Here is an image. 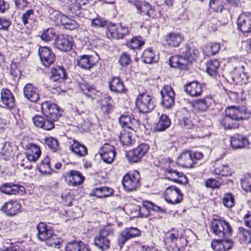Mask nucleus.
Listing matches in <instances>:
<instances>
[{
  "mask_svg": "<svg viewBox=\"0 0 251 251\" xmlns=\"http://www.w3.org/2000/svg\"><path fill=\"white\" fill-rule=\"evenodd\" d=\"M226 118L223 120V126L226 129H235L239 126L238 122L248 120L251 113L245 107L234 106L227 107L225 110Z\"/></svg>",
  "mask_w": 251,
  "mask_h": 251,
  "instance_id": "obj_1",
  "label": "nucleus"
},
{
  "mask_svg": "<svg viewBox=\"0 0 251 251\" xmlns=\"http://www.w3.org/2000/svg\"><path fill=\"white\" fill-rule=\"evenodd\" d=\"M181 55L173 56L169 59V64L173 68L185 70L189 63L196 61L199 56V51L195 48H190L186 45L180 50Z\"/></svg>",
  "mask_w": 251,
  "mask_h": 251,
  "instance_id": "obj_2",
  "label": "nucleus"
},
{
  "mask_svg": "<svg viewBox=\"0 0 251 251\" xmlns=\"http://www.w3.org/2000/svg\"><path fill=\"white\" fill-rule=\"evenodd\" d=\"M182 229L168 233L164 240L165 245L169 251H183L188 241L184 236Z\"/></svg>",
  "mask_w": 251,
  "mask_h": 251,
  "instance_id": "obj_3",
  "label": "nucleus"
},
{
  "mask_svg": "<svg viewBox=\"0 0 251 251\" xmlns=\"http://www.w3.org/2000/svg\"><path fill=\"white\" fill-rule=\"evenodd\" d=\"M38 233L36 234L37 238L42 241H45L46 244L50 247L60 248V239L55 234L52 230L48 228V226L43 222H40L36 226Z\"/></svg>",
  "mask_w": 251,
  "mask_h": 251,
  "instance_id": "obj_4",
  "label": "nucleus"
},
{
  "mask_svg": "<svg viewBox=\"0 0 251 251\" xmlns=\"http://www.w3.org/2000/svg\"><path fill=\"white\" fill-rule=\"evenodd\" d=\"M136 104L140 113H149L155 107V99L147 93L140 94L137 97Z\"/></svg>",
  "mask_w": 251,
  "mask_h": 251,
  "instance_id": "obj_5",
  "label": "nucleus"
},
{
  "mask_svg": "<svg viewBox=\"0 0 251 251\" xmlns=\"http://www.w3.org/2000/svg\"><path fill=\"white\" fill-rule=\"evenodd\" d=\"M113 235V230L109 227H105L100 230L99 235L94 239V244L102 251L110 247V241L109 236Z\"/></svg>",
  "mask_w": 251,
  "mask_h": 251,
  "instance_id": "obj_6",
  "label": "nucleus"
},
{
  "mask_svg": "<svg viewBox=\"0 0 251 251\" xmlns=\"http://www.w3.org/2000/svg\"><path fill=\"white\" fill-rule=\"evenodd\" d=\"M211 227L213 232L221 237H228L232 233V228L229 224L221 219H213Z\"/></svg>",
  "mask_w": 251,
  "mask_h": 251,
  "instance_id": "obj_7",
  "label": "nucleus"
},
{
  "mask_svg": "<svg viewBox=\"0 0 251 251\" xmlns=\"http://www.w3.org/2000/svg\"><path fill=\"white\" fill-rule=\"evenodd\" d=\"M140 179L139 172L135 171L132 174H127L123 177L122 184L126 191H132L140 186Z\"/></svg>",
  "mask_w": 251,
  "mask_h": 251,
  "instance_id": "obj_8",
  "label": "nucleus"
},
{
  "mask_svg": "<svg viewBox=\"0 0 251 251\" xmlns=\"http://www.w3.org/2000/svg\"><path fill=\"white\" fill-rule=\"evenodd\" d=\"M149 146L146 144H141L137 147L127 152L126 157L129 162L137 163L141 160L143 157L147 153Z\"/></svg>",
  "mask_w": 251,
  "mask_h": 251,
  "instance_id": "obj_9",
  "label": "nucleus"
},
{
  "mask_svg": "<svg viewBox=\"0 0 251 251\" xmlns=\"http://www.w3.org/2000/svg\"><path fill=\"white\" fill-rule=\"evenodd\" d=\"M41 111L45 116L57 121L62 115V112L59 107L54 103L50 101H45L41 103Z\"/></svg>",
  "mask_w": 251,
  "mask_h": 251,
  "instance_id": "obj_10",
  "label": "nucleus"
},
{
  "mask_svg": "<svg viewBox=\"0 0 251 251\" xmlns=\"http://www.w3.org/2000/svg\"><path fill=\"white\" fill-rule=\"evenodd\" d=\"M136 8L138 14L153 18L155 15L149 2L143 0H128Z\"/></svg>",
  "mask_w": 251,
  "mask_h": 251,
  "instance_id": "obj_11",
  "label": "nucleus"
},
{
  "mask_svg": "<svg viewBox=\"0 0 251 251\" xmlns=\"http://www.w3.org/2000/svg\"><path fill=\"white\" fill-rule=\"evenodd\" d=\"M182 197L180 190L175 186L168 187L164 192L166 201L172 204L180 203L182 200Z\"/></svg>",
  "mask_w": 251,
  "mask_h": 251,
  "instance_id": "obj_12",
  "label": "nucleus"
},
{
  "mask_svg": "<svg viewBox=\"0 0 251 251\" xmlns=\"http://www.w3.org/2000/svg\"><path fill=\"white\" fill-rule=\"evenodd\" d=\"M162 104L166 108H171L175 102V93L170 85H165L160 92Z\"/></svg>",
  "mask_w": 251,
  "mask_h": 251,
  "instance_id": "obj_13",
  "label": "nucleus"
},
{
  "mask_svg": "<svg viewBox=\"0 0 251 251\" xmlns=\"http://www.w3.org/2000/svg\"><path fill=\"white\" fill-rule=\"evenodd\" d=\"M140 235L141 231L137 228L133 227L126 228L119 235L117 239L118 244L122 248L128 240L139 236Z\"/></svg>",
  "mask_w": 251,
  "mask_h": 251,
  "instance_id": "obj_14",
  "label": "nucleus"
},
{
  "mask_svg": "<svg viewBox=\"0 0 251 251\" xmlns=\"http://www.w3.org/2000/svg\"><path fill=\"white\" fill-rule=\"evenodd\" d=\"M38 53L40 60L45 67H49L55 60V54L49 47L46 46L40 47Z\"/></svg>",
  "mask_w": 251,
  "mask_h": 251,
  "instance_id": "obj_15",
  "label": "nucleus"
},
{
  "mask_svg": "<svg viewBox=\"0 0 251 251\" xmlns=\"http://www.w3.org/2000/svg\"><path fill=\"white\" fill-rule=\"evenodd\" d=\"M74 43L72 36L66 34H60L57 36L56 40V47L59 50L67 51L72 50Z\"/></svg>",
  "mask_w": 251,
  "mask_h": 251,
  "instance_id": "obj_16",
  "label": "nucleus"
},
{
  "mask_svg": "<svg viewBox=\"0 0 251 251\" xmlns=\"http://www.w3.org/2000/svg\"><path fill=\"white\" fill-rule=\"evenodd\" d=\"M32 121L36 126L46 130L52 129L54 127V122L56 121L44 115L35 116L32 118Z\"/></svg>",
  "mask_w": 251,
  "mask_h": 251,
  "instance_id": "obj_17",
  "label": "nucleus"
},
{
  "mask_svg": "<svg viewBox=\"0 0 251 251\" xmlns=\"http://www.w3.org/2000/svg\"><path fill=\"white\" fill-rule=\"evenodd\" d=\"M0 191L8 195H23L25 193V189L21 185L6 183L0 187Z\"/></svg>",
  "mask_w": 251,
  "mask_h": 251,
  "instance_id": "obj_18",
  "label": "nucleus"
},
{
  "mask_svg": "<svg viewBox=\"0 0 251 251\" xmlns=\"http://www.w3.org/2000/svg\"><path fill=\"white\" fill-rule=\"evenodd\" d=\"M0 100L3 107L6 109H12L15 106L16 100L14 95L8 89H2L0 92Z\"/></svg>",
  "mask_w": 251,
  "mask_h": 251,
  "instance_id": "obj_19",
  "label": "nucleus"
},
{
  "mask_svg": "<svg viewBox=\"0 0 251 251\" xmlns=\"http://www.w3.org/2000/svg\"><path fill=\"white\" fill-rule=\"evenodd\" d=\"M239 30L244 33H250L251 31V14H242L237 21Z\"/></svg>",
  "mask_w": 251,
  "mask_h": 251,
  "instance_id": "obj_20",
  "label": "nucleus"
},
{
  "mask_svg": "<svg viewBox=\"0 0 251 251\" xmlns=\"http://www.w3.org/2000/svg\"><path fill=\"white\" fill-rule=\"evenodd\" d=\"M100 153L101 159L108 164L113 162L116 155L114 147L108 144H105L101 147Z\"/></svg>",
  "mask_w": 251,
  "mask_h": 251,
  "instance_id": "obj_21",
  "label": "nucleus"
},
{
  "mask_svg": "<svg viewBox=\"0 0 251 251\" xmlns=\"http://www.w3.org/2000/svg\"><path fill=\"white\" fill-rule=\"evenodd\" d=\"M178 125L185 129L194 127L195 124L192 120V114L185 109L182 110L181 114L178 116Z\"/></svg>",
  "mask_w": 251,
  "mask_h": 251,
  "instance_id": "obj_22",
  "label": "nucleus"
},
{
  "mask_svg": "<svg viewBox=\"0 0 251 251\" xmlns=\"http://www.w3.org/2000/svg\"><path fill=\"white\" fill-rule=\"evenodd\" d=\"M182 36L179 33L170 32L164 37V44L165 46L176 47L183 41Z\"/></svg>",
  "mask_w": 251,
  "mask_h": 251,
  "instance_id": "obj_23",
  "label": "nucleus"
},
{
  "mask_svg": "<svg viewBox=\"0 0 251 251\" xmlns=\"http://www.w3.org/2000/svg\"><path fill=\"white\" fill-rule=\"evenodd\" d=\"M21 205L17 201H10L5 202L0 210L8 216H14L20 210Z\"/></svg>",
  "mask_w": 251,
  "mask_h": 251,
  "instance_id": "obj_24",
  "label": "nucleus"
},
{
  "mask_svg": "<svg viewBox=\"0 0 251 251\" xmlns=\"http://www.w3.org/2000/svg\"><path fill=\"white\" fill-rule=\"evenodd\" d=\"M223 239H219L212 241L211 247L215 251H227L231 248L232 241L228 238V237H223Z\"/></svg>",
  "mask_w": 251,
  "mask_h": 251,
  "instance_id": "obj_25",
  "label": "nucleus"
},
{
  "mask_svg": "<svg viewBox=\"0 0 251 251\" xmlns=\"http://www.w3.org/2000/svg\"><path fill=\"white\" fill-rule=\"evenodd\" d=\"M25 97L32 102H36L40 99L38 91L31 84H27L24 89Z\"/></svg>",
  "mask_w": 251,
  "mask_h": 251,
  "instance_id": "obj_26",
  "label": "nucleus"
},
{
  "mask_svg": "<svg viewBox=\"0 0 251 251\" xmlns=\"http://www.w3.org/2000/svg\"><path fill=\"white\" fill-rule=\"evenodd\" d=\"M185 91L192 97H198L201 95L203 91V86L197 81H193L185 86Z\"/></svg>",
  "mask_w": 251,
  "mask_h": 251,
  "instance_id": "obj_27",
  "label": "nucleus"
},
{
  "mask_svg": "<svg viewBox=\"0 0 251 251\" xmlns=\"http://www.w3.org/2000/svg\"><path fill=\"white\" fill-rule=\"evenodd\" d=\"M249 143L248 139L241 134H235L230 137V145L234 149H242Z\"/></svg>",
  "mask_w": 251,
  "mask_h": 251,
  "instance_id": "obj_28",
  "label": "nucleus"
},
{
  "mask_svg": "<svg viewBox=\"0 0 251 251\" xmlns=\"http://www.w3.org/2000/svg\"><path fill=\"white\" fill-rule=\"evenodd\" d=\"M167 178L174 182L185 184L187 183V178L182 173L176 170L169 169L167 171Z\"/></svg>",
  "mask_w": 251,
  "mask_h": 251,
  "instance_id": "obj_29",
  "label": "nucleus"
},
{
  "mask_svg": "<svg viewBox=\"0 0 251 251\" xmlns=\"http://www.w3.org/2000/svg\"><path fill=\"white\" fill-rule=\"evenodd\" d=\"M192 152L187 151L179 155L178 160L183 167L191 168L194 165V160L192 159Z\"/></svg>",
  "mask_w": 251,
  "mask_h": 251,
  "instance_id": "obj_30",
  "label": "nucleus"
},
{
  "mask_svg": "<svg viewBox=\"0 0 251 251\" xmlns=\"http://www.w3.org/2000/svg\"><path fill=\"white\" fill-rule=\"evenodd\" d=\"M68 176L69 184L73 186H77L81 184L84 180V177L81 173L76 171H70L68 173Z\"/></svg>",
  "mask_w": 251,
  "mask_h": 251,
  "instance_id": "obj_31",
  "label": "nucleus"
},
{
  "mask_svg": "<svg viewBox=\"0 0 251 251\" xmlns=\"http://www.w3.org/2000/svg\"><path fill=\"white\" fill-rule=\"evenodd\" d=\"M79 86L81 91L88 97L92 99H96V96L100 94L99 91H97L93 87L90 86L86 82H82L79 83Z\"/></svg>",
  "mask_w": 251,
  "mask_h": 251,
  "instance_id": "obj_32",
  "label": "nucleus"
},
{
  "mask_svg": "<svg viewBox=\"0 0 251 251\" xmlns=\"http://www.w3.org/2000/svg\"><path fill=\"white\" fill-rule=\"evenodd\" d=\"M27 149L25 154L27 155L33 162H35L41 155L39 147L35 144H29L27 146Z\"/></svg>",
  "mask_w": 251,
  "mask_h": 251,
  "instance_id": "obj_33",
  "label": "nucleus"
},
{
  "mask_svg": "<svg viewBox=\"0 0 251 251\" xmlns=\"http://www.w3.org/2000/svg\"><path fill=\"white\" fill-rule=\"evenodd\" d=\"M109 87L111 91L118 93L124 92L126 90L123 82L117 77L112 78L109 82Z\"/></svg>",
  "mask_w": 251,
  "mask_h": 251,
  "instance_id": "obj_34",
  "label": "nucleus"
},
{
  "mask_svg": "<svg viewBox=\"0 0 251 251\" xmlns=\"http://www.w3.org/2000/svg\"><path fill=\"white\" fill-rule=\"evenodd\" d=\"M214 172L215 175L222 176H230L232 174L231 169L227 165L216 163L214 166Z\"/></svg>",
  "mask_w": 251,
  "mask_h": 251,
  "instance_id": "obj_35",
  "label": "nucleus"
},
{
  "mask_svg": "<svg viewBox=\"0 0 251 251\" xmlns=\"http://www.w3.org/2000/svg\"><path fill=\"white\" fill-rule=\"evenodd\" d=\"M66 251H89L88 247L82 242L72 241L66 246Z\"/></svg>",
  "mask_w": 251,
  "mask_h": 251,
  "instance_id": "obj_36",
  "label": "nucleus"
},
{
  "mask_svg": "<svg viewBox=\"0 0 251 251\" xmlns=\"http://www.w3.org/2000/svg\"><path fill=\"white\" fill-rule=\"evenodd\" d=\"M92 56L83 55L80 56L77 60V65L80 68L89 70L94 66V63L92 61Z\"/></svg>",
  "mask_w": 251,
  "mask_h": 251,
  "instance_id": "obj_37",
  "label": "nucleus"
},
{
  "mask_svg": "<svg viewBox=\"0 0 251 251\" xmlns=\"http://www.w3.org/2000/svg\"><path fill=\"white\" fill-rule=\"evenodd\" d=\"M71 151L76 155L82 157L87 154V149L85 146L81 145L76 140L73 141L71 146Z\"/></svg>",
  "mask_w": 251,
  "mask_h": 251,
  "instance_id": "obj_38",
  "label": "nucleus"
},
{
  "mask_svg": "<svg viewBox=\"0 0 251 251\" xmlns=\"http://www.w3.org/2000/svg\"><path fill=\"white\" fill-rule=\"evenodd\" d=\"M171 125V121L169 118L164 114H162L156 124L155 130L158 131H162L168 128Z\"/></svg>",
  "mask_w": 251,
  "mask_h": 251,
  "instance_id": "obj_39",
  "label": "nucleus"
},
{
  "mask_svg": "<svg viewBox=\"0 0 251 251\" xmlns=\"http://www.w3.org/2000/svg\"><path fill=\"white\" fill-rule=\"evenodd\" d=\"M51 79L53 81L63 80L66 76L64 69L61 67H57L52 70Z\"/></svg>",
  "mask_w": 251,
  "mask_h": 251,
  "instance_id": "obj_40",
  "label": "nucleus"
},
{
  "mask_svg": "<svg viewBox=\"0 0 251 251\" xmlns=\"http://www.w3.org/2000/svg\"><path fill=\"white\" fill-rule=\"evenodd\" d=\"M114 190L112 188L107 187H102L96 188L93 192L94 195L98 198L109 197L113 194Z\"/></svg>",
  "mask_w": 251,
  "mask_h": 251,
  "instance_id": "obj_41",
  "label": "nucleus"
},
{
  "mask_svg": "<svg viewBox=\"0 0 251 251\" xmlns=\"http://www.w3.org/2000/svg\"><path fill=\"white\" fill-rule=\"evenodd\" d=\"M132 134L131 132L126 131V129L121 132L119 139L123 146H129L132 144Z\"/></svg>",
  "mask_w": 251,
  "mask_h": 251,
  "instance_id": "obj_42",
  "label": "nucleus"
},
{
  "mask_svg": "<svg viewBox=\"0 0 251 251\" xmlns=\"http://www.w3.org/2000/svg\"><path fill=\"white\" fill-rule=\"evenodd\" d=\"M220 66L219 62L216 59L210 60L206 63V72L210 75H216Z\"/></svg>",
  "mask_w": 251,
  "mask_h": 251,
  "instance_id": "obj_43",
  "label": "nucleus"
},
{
  "mask_svg": "<svg viewBox=\"0 0 251 251\" xmlns=\"http://www.w3.org/2000/svg\"><path fill=\"white\" fill-rule=\"evenodd\" d=\"M237 237L241 242H245L246 244L251 242V234L250 231L245 229L244 228L239 227V232L237 234Z\"/></svg>",
  "mask_w": 251,
  "mask_h": 251,
  "instance_id": "obj_44",
  "label": "nucleus"
},
{
  "mask_svg": "<svg viewBox=\"0 0 251 251\" xmlns=\"http://www.w3.org/2000/svg\"><path fill=\"white\" fill-rule=\"evenodd\" d=\"M13 151L9 144H5L0 151V158L5 161L9 160L13 156Z\"/></svg>",
  "mask_w": 251,
  "mask_h": 251,
  "instance_id": "obj_45",
  "label": "nucleus"
},
{
  "mask_svg": "<svg viewBox=\"0 0 251 251\" xmlns=\"http://www.w3.org/2000/svg\"><path fill=\"white\" fill-rule=\"evenodd\" d=\"M101 105L103 112L108 114L113 107L111 97L105 95L101 100Z\"/></svg>",
  "mask_w": 251,
  "mask_h": 251,
  "instance_id": "obj_46",
  "label": "nucleus"
},
{
  "mask_svg": "<svg viewBox=\"0 0 251 251\" xmlns=\"http://www.w3.org/2000/svg\"><path fill=\"white\" fill-rule=\"evenodd\" d=\"M57 36L55 30L52 28H49L45 30L41 35L42 40L49 42L51 40H56Z\"/></svg>",
  "mask_w": 251,
  "mask_h": 251,
  "instance_id": "obj_47",
  "label": "nucleus"
},
{
  "mask_svg": "<svg viewBox=\"0 0 251 251\" xmlns=\"http://www.w3.org/2000/svg\"><path fill=\"white\" fill-rule=\"evenodd\" d=\"M155 54L153 52L151 49L149 48L147 50H145L142 56L143 61L147 64H151L153 62H155L154 60Z\"/></svg>",
  "mask_w": 251,
  "mask_h": 251,
  "instance_id": "obj_48",
  "label": "nucleus"
},
{
  "mask_svg": "<svg viewBox=\"0 0 251 251\" xmlns=\"http://www.w3.org/2000/svg\"><path fill=\"white\" fill-rule=\"evenodd\" d=\"M224 0H210L209 7L211 9L217 12H221L224 8Z\"/></svg>",
  "mask_w": 251,
  "mask_h": 251,
  "instance_id": "obj_49",
  "label": "nucleus"
},
{
  "mask_svg": "<svg viewBox=\"0 0 251 251\" xmlns=\"http://www.w3.org/2000/svg\"><path fill=\"white\" fill-rule=\"evenodd\" d=\"M118 26L112 25L107 26L106 35L108 39H118Z\"/></svg>",
  "mask_w": 251,
  "mask_h": 251,
  "instance_id": "obj_50",
  "label": "nucleus"
},
{
  "mask_svg": "<svg viewBox=\"0 0 251 251\" xmlns=\"http://www.w3.org/2000/svg\"><path fill=\"white\" fill-rule=\"evenodd\" d=\"M223 204L227 208H231L234 206V197L231 193H226L223 198Z\"/></svg>",
  "mask_w": 251,
  "mask_h": 251,
  "instance_id": "obj_51",
  "label": "nucleus"
},
{
  "mask_svg": "<svg viewBox=\"0 0 251 251\" xmlns=\"http://www.w3.org/2000/svg\"><path fill=\"white\" fill-rule=\"evenodd\" d=\"M45 143L52 151H57L58 148V143L55 139L51 137L46 138L45 139Z\"/></svg>",
  "mask_w": 251,
  "mask_h": 251,
  "instance_id": "obj_52",
  "label": "nucleus"
},
{
  "mask_svg": "<svg viewBox=\"0 0 251 251\" xmlns=\"http://www.w3.org/2000/svg\"><path fill=\"white\" fill-rule=\"evenodd\" d=\"M194 107L196 110L199 111L203 112L205 111L208 107L207 99H204L195 101Z\"/></svg>",
  "mask_w": 251,
  "mask_h": 251,
  "instance_id": "obj_53",
  "label": "nucleus"
},
{
  "mask_svg": "<svg viewBox=\"0 0 251 251\" xmlns=\"http://www.w3.org/2000/svg\"><path fill=\"white\" fill-rule=\"evenodd\" d=\"M119 62L123 68L122 69H123L124 68L126 67L131 63V57L130 55L126 52H123L119 57Z\"/></svg>",
  "mask_w": 251,
  "mask_h": 251,
  "instance_id": "obj_54",
  "label": "nucleus"
},
{
  "mask_svg": "<svg viewBox=\"0 0 251 251\" xmlns=\"http://www.w3.org/2000/svg\"><path fill=\"white\" fill-rule=\"evenodd\" d=\"M220 49V46L218 43H212L205 47V52L207 55H213L217 53Z\"/></svg>",
  "mask_w": 251,
  "mask_h": 251,
  "instance_id": "obj_55",
  "label": "nucleus"
},
{
  "mask_svg": "<svg viewBox=\"0 0 251 251\" xmlns=\"http://www.w3.org/2000/svg\"><path fill=\"white\" fill-rule=\"evenodd\" d=\"M75 3L73 7V12L77 16L80 14V10L81 5H84L89 3L91 0H75Z\"/></svg>",
  "mask_w": 251,
  "mask_h": 251,
  "instance_id": "obj_56",
  "label": "nucleus"
},
{
  "mask_svg": "<svg viewBox=\"0 0 251 251\" xmlns=\"http://www.w3.org/2000/svg\"><path fill=\"white\" fill-rule=\"evenodd\" d=\"M241 186L243 190L247 192L251 191V176L248 175L241 179Z\"/></svg>",
  "mask_w": 251,
  "mask_h": 251,
  "instance_id": "obj_57",
  "label": "nucleus"
},
{
  "mask_svg": "<svg viewBox=\"0 0 251 251\" xmlns=\"http://www.w3.org/2000/svg\"><path fill=\"white\" fill-rule=\"evenodd\" d=\"M144 41H141L137 38H133L127 44V46L131 49L135 50L139 49L140 47L144 45Z\"/></svg>",
  "mask_w": 251,
  "mask_h": 251,
  "instance_id": "obj_58",
  "label": "nucleus"
},
{
  "mask_svg": "<svg viewBox=\"0 0 251 251\" xmlns=\"http://www.w3.org/2000/svg\"><path fill=\"white\" fill-rule=\"evenodd\" d=\"M221 183L217 180L213 178H209L205 182V186L212 189L219 188L221 186Z\"/></svg>",
  "mask_w": 251,
  "mask_h": 251,
  "instance_id": "obj_59",
  "label": "nucleus"
},
{
  "mask_svg": "<svg viewBox=\"0 0 251 251\" xmlns=\"http://www.w3.org/2000/svg\"><path fill=\"white\" fill-rule=\"evenodd\" d=\"M32 162H33L32 160L30 159V158L25 154V157L21 160L20 166L25 169H31L32 168Z\"/></svg>",
  "mask_w": 251,
  "mask_h": 251,
  "instance_id": "obj_60",
  "label": "nucleus"
},
{
  "mask_svg": "<svg viewBox=\"0 0 251 251\" xmlns=\"http://www.w3.org/2000/svg\"><path fill=\"white\" fill-rule=\"evenodd\" d=\"M238 79L241 85L246 84L251 81V76L248 73L243 72L242 74H240Z\"/></svg>",
  "mask_w": 251,
  "mask_h": 251,
  "instance_id": "obj_61",
  "label": "nucleus"
},
{
  "mask_svg": "<svg viewBox=\"0 0 251 251\" xmlns=\"http://www.w3.org/2000/svg\"><path fill=\"white\" fill-rule=\"evenodd\" d=\"M92 25L98 27H103L107 26V23L100 18H96L91 20Z\"/></svg>",
  "mask_w": 251,
  "mask_h": 251,
  "instance_id": "obj_62",
  "label": "nucleus"
},
{
  "mask_svg": "<svg viewBox=\"0 0 251 251\" xmlns=\"http://www.w3.org/2000/svg\"><path fill=\"white\" fill-rule=\"evenodd\" d=\"M118 39H122L128 33L127 27L120 25L118 26Z\"/></svg>",
  "mask_w": 251,
  "mask_h": 251,
  "instance_id": "obj_63",
  "label": "nucleus"
},
{
  "mask_svg": "<svg viewBox=\"0 0 251 251\" xmlns=\"http://www.w3.org/2000/svg\"><path fill=\"white\" fill-rule=\"evenodd\" d=\"M131 117L126 115H122L119 119V122L124 129L128 128Z\"/></svg>",
  "mask_w": 251,
  "mask_h": 251,
  "instance_id": "obj_64",
  "label": "nucleus"
}]
</instances>
